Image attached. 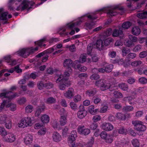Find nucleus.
Segmentation results:
<instances>
[{
	"label": "nucleus",
	"mask_w": 147,
	"mask_h": 147,
	"mask_svg": "<svg viewBox=\"0 0 147 147\" xmlns=\"http://www.w3.org/2000/svg\"><path fill=\"white\" fill-rule=\"evenodd\" d=\"M12 123L11 121L9 119L8 120H7V121L6 122V123L4 124H5V126L6 128L10 129L12 127Z\"/></svg>",
	"instance_id": "603ef678"
},
{
	"label": "nucleus",
	"mask_w": 147,
	"mask_h": 147,
	"mask_svg": "<svg viewBox=\"0 0 147 147\" xmlns=\"http://www.w3.org/2000/svg\"><path fill=\"white\" fill-rule=\"evenodd\" d=\"M127 98L129 103L130 105H134V104L136 102H137L139 103V102H138V101H136L135 100V99L131 97H127ZM140 100L139 99V101H140Z\"/></svg>",
	"instance_id": "09e8293b"
},
{
	"label": "nucleus",
	"mask_w": 147,
	"mask_h": 147,
	"mask_svg": "<svg viewBox=\"0 0 147 147\" xmlns=\"http://www.w3.org/2000/svg\"><path fill=\"white\" fill-rule=\"evenodd\" d=\"M108 135L106 132L102 131L100 133V136L101 138L105 140Z\"/></svg>",
	"instance_id": "0e129e2a"
},
{
	"label": "nucleus",
	"mask_w": 147,
	"mask_h": 147,
	"mask_svg": "<svg viewBox=\"0 0 147 147\" xmlns=\"http://www.w3.org/2000/svg\"><path fill=\"white\" fill-rule=\"evenodd\" d=\"M77 131L78 133L81 135L86 136L88 135L90 133V130L85 127L83 125H79L77 128Z\"/></svg>",
	"instance_id": "9d476101"
},
{
	"label": "nucleus",
	"mask_w": 147,
	"mask_h": 147,
	"mask_svg": "<svg viewBox=\"0 0 147 147\" xmlns=\"http://www.w3.org/2000/svg\"><path fill=\"white\" fill-rule=\"evenodd\" d=\"M69 105L71 109L74 110L75 111L77 109V105L74 102H70Z\"/></svg>",
	"instance_id": "338daca9"
},
{
	"label": "nucleus",
	"mask_w": 147,
	"mask_h": 147,
	"mask_svg": "<svg viewBox=\"0 0 147 147\" xmlns=\"http://www.w3.org/2000/svg\"><path fill=\"white\" fill-rule=\"evenodd\" d=\"M107 136V138L105 140V141L107 143H111L113 140V137L111 134H108Z\"/></svg>",
	"instance_id": "e433bc0d"
},
{
	"label": "nucleus",
	"mask_w": 147,
	"mask_h": 147,
	"mask_svg": "<svg viewBox=\"0 0 147 147\" xmlns=\"http://www.w3.org/2000/svg\"><path fill=\"white\" fill-rule=\"evenodd\" d=\"M52 137L53 141L57 142H60L62 139L61 136L56 131L53 133Z\"/></svg>",
	"instance_id": "f3484780"
},
{
	"label": "nucleus",
	"mask_w": 147,
	"mask_h": 147,
	"mask_svg": "<svg viewBox=\"0 0 147 147\" xmlns=\"http://www.w3.org/2000/svg\"><path fill=\"white\" fill-rule=\"evenodd\" d=\"M128 38L129 40L133 42H136L137 41L138 39L137 37L132 35H129Z\"/></svg>",
	"instance_id": "052dcab7"
},
{
	"label": "nucleus",
	"mask_w": 147,
	"mask_h": 147,
	"mask_svg": "<svg viewBox=\"0 0 147 147\" xmlns=\"http://www.w3.org/2000/svg\"><path fill=\"white\" fill-rule=\"evenodd\" d=\"M131 143L134 147H140L141 145L139 140L136 138L132 139Z\"/></svg>",
	"instance_id": "c756f323"
},
{
	"label": "nucleus",
	"mask_w": 147,
	"mask_h": 147,
	"mask_svg": "<svg viewBox=\"0 0 147 147\" xmlns=\"http://www.w3.org/2000/svg\"><path fill=\"white\" fill-rule=\"evenodd\" d=\"M55 101L56 99L55 98L52 97H51L48 98L47 99L46 101V102L49 104H53L55 103Z\"/></svg>",
	"instance_id": "c03bdc74"
},
{
	"label": "nucleus",
	"mask_w": 147,
	"mask_h": 147,
	"mask_svg": "<svg viewBox=\"0 0 147 147\" xmlns=\"http://www.w3.org/2000/svg\"><path fill=\"white\" fill-rule=\"evenodd\" d=\"M46 38H44L39 41L35 42V45L37 46L35 48L31 47L20 49L16 52V54L23 57L27 58L30 54L38 51L39 49V47H41L42 45L43 47H45L46 45L43 44L46 43Z\"/></svg>",
	"instance_id": "f03ea898"
},
{
	"label": "nucleus",
	"mask_w": 147,
	"mask_h": 147,
	"mask_svg": "<svg viewBox=\"0 0 147 147\" xmlns=\"http://www.w3.org/2000/svg\"><path fill=\"white\" fill-rule=\"evenodd\" d=\"M112 81V79L109 80L100 79L96 81L95 84L97 86H100V89L102 91H104L109 89L110 90L112 91L114 89L113 88V87L115 88L116 86L114 83L111 82Z\"/></svg>",
	"instance_id": "39448f33"
},
{
	"label": "nucleus",
	"mask_w": 147,
	"mask_h": 147,
	"mask_svg": "<svg viewBox=\"0 0 147 147\" xmlns=\"http://www.w3.org/2000/svg\"><path fill=\"white\" fill-rule=\"evenodd\" d=\"M119 88L124 91H127L128 88L127 85L124 83H121L118 84Z\"/></svg>",
	"instance_id": "4c0bfd02"
},
{
	"label": "nucleus",
	"mask_w": 147,
	"mask_h": 147,
	"mask_svg": "<svg viewBox=\"0 0 147 147\" xmlns=\"http://www.w3.org/2000/svg\"><path fill=\"white\" fill-rule=\"evenodd\" d=\"M16 3L17 7L15 9L17 11H22L25 9L28 10L30 8H34V2L32 1L28 0H9V3L11 4Z\"/></svg>",
	"instance_id": "20e7f679"
},
{
	"label": "nucleus",
	"mask_w": 147,
	"mask_h": 147,
	"mask_svg": "<svg viewBox=\"0 0 147 147\" xmlns=\"http://www.w3.org/2000/svg\"><path fill=\"white\" fill-rule=\"evenodd\" d=\"M47 131V128L46 127H45L40 129L38 131V134L39 135H44L45 134Z\"/></svg>",
	"instance_id": "864d4df0"
},
{
	"label": "nucleus",
	"mask_w": 147,
	"mask_h": 147,
	"mask_svg": "<svg viewBox=\"0 0 147 147\" xmlns=\"http://www.w3.org/2000/svg\"><path fill=\"white\" fill-rule=\"evenodd\" d=\"M40 120L43 123H47L49 122L50 117L46 114H43L40 117Z\"/></svg>",
	"instance_id": "b1692460"
},
{
	"label": "nucleus",
	"mask_w": 147,
	"mask_h": 147,
	"mask_svg": "<svg viewBox=\"0 0 147 147\" xmlns=\"http://www.w3.org/2000/svg\"><path fill=\"white\" fill-rule=\"evenodd\" d=\"M14 71L18 73H20L22 72V69L20 68L19 66L18 65L15 67L13 68L8 70V72L11 73H13Z\"/></svg>",
	"instance_id": "c85d7f7f"
},
{
	"label": "nucleus",
	"mask_w": 147,
	"mask_h": 147,
	"mask_svg": "<svg viewBox=\"0 0 147 147\" xmlns=\"http://www.w3.org/2000/svg\"><path fill=\"white\" fill-rule=\"evenodd\" d=\"M100 78L99 76L96 74H94L92 75L90 77V79L92 80H97Z\"/></svg>",
	"instance_id": "e2e57ef3"
},
{
	"label": "nucleus",
	"mask_w": 147,
	"mask_h": 147,
	"mask_svg": "<svg viewBox=\"0 0 147 147\" xmlns=\"http://www.w3.org/2000/svg\"><path fill=\"white\" fill-rule=\"evenodd\" d=\"M74 95V91L71 88H69L67 91L64 93V96L66 98L70 99L72 98Z\"/></svg>",
	"instance_id": "2eb2a0df"
},
{
	"label": "nucleus",
	"mask_w": 147,
	"mask_h": 147,
	"mask_svg": "<svg viewBox=\"0 0 147 147\" xmlns=\"http://www.w3.org/2000/svg\"><path fill=\"white\" fill-rule=\"evenodd\" d=\"M6 136L2 138L3 140L5 142L12 143L16 140L15 136L11 132L7 133Z\"/></svg>",
	"instance_id": "f8f14e48"
},
{
	"label": "nucleus",
	"mask_w": 147,
	"mask_h": 147,
	"mask_svg": "<svg viewBox=\"0 0 147 147\" xmlns=\"http://www.w3.org/2000/svg\"><path fill=\"white\" fill-rule=\"evenodd\" d=\"M9 116L6 115H3L0 116V124H4L9 119Z\"/></svg>",
	"instance_id": "a878e982"
},
{
	"label": "nucleus",
	"mask_w": 147,
	"mask_h": 147,
	"mask_svg": "<svg viewBox=\"0 0 147 147\" xmlns=\"http://www.w3.org/2000/svg\"><path fill=\"white\" fill-rule=\"evenodd\" d=\"M3 101L1 103L0 106V112L2 111L4 107L5 106L6 107H9L10 106L9 104H7L6 101H5V98L3 100Z\"/></svg>",
	"instance_id": "a18cd8bd"
},
{
	"label": "nucleus",
	"mask_w": 147,
	"mask_h": 147,
	"mask_svg": "<svg viewBox=\"0 0 147 147\" xmlns=\"http://www.w3.org/2000/svg\"><path fill=\"white\" fill-rule=\"evenodd\" d=\"M4 59L9 64V65L13 66L16 64V60L11 59L10 55H8L5 57Z\"/></svg>",
	"instance_id": "a211bd4d"
},
{
	"label": "nucleus",
	"mask_w": 147,
	"mask_h": 147,
	"mask_svg": "<svg viewBox=\"0 0 147 147\" xmlns=\"http://www.w3.org/2000/svg\"><path fill=\"white\" fill-rule=\"evenodd\" d=\"M130 51V50L129 49H128L125 47L123 48L122 50L123 56H126L127 54Z\"/></svg>",
	"instance_id": "680f3d73"
},
{
	"label": "nucleus",
	"mask_w": 147,
	"mask_h": 147,
	"mask_svg": "<svg viewBox=\"0 0 147 147\" xmlns=\"http://www.w3.org/2000/svg\"><path fill=\"white\" fill-rule=\"evenodd\" d=\"M143 123L142 121L139 120H135L132 121V124L134 126L135 129L138 131H143L146 130V128Z\"/></svg>",
	"instance_id": "1a4fd4ad"
},
{
	"label": "nucleus",
	"mask_w": 147,
	"mask_h": 147,
	"mask_svg": "<svg viewBox=\"0 0 147 147\" xmlns=\"http://www.w3.org/2000/svg\"><path fill=\"white\" fill-rule=\"evenodd\" d=\"M86 54H81L79 58V61H78L79 63H83L86 61Z\"/></svg>",
	"instance_id": "72a5a7b5"
},
{
	"label": "nucleus",
	"mask_w": 147,
	"mask_h": 147,
	"mask_svg": "<svg viewBox=\"0 0 147 147\" xmlns=\"http://www.w3.org/2000/svg\"><path fill=\"white\" fill-rule=\"evenodd\" d=\"M59 124L62 126L65 125L67 122V117L65 115H61L59 118Z\"/></svg>",
	"instance_id": "393cba45"
},
{
	"label": "nucleus",
	"mask_w": 147,
	"mask_h": 147,
	"mask_svg": "<svg viewBox=\"0 0 147 147\" xmlns=\"http://www.w3.org/2000/svg\"><path fill=\"white\" fill-rule=\"evenodd\" d=\"M115 116L116 118L121 121H124L126 119L125 115L121 113H117Z\"/></svg>",
	"instance_id": "7c9ffc66"
},
{
	"label": "nucleus",
	"mask_w": 147,
	"mask_h": 147,
	"mask_svg": "<svg viewBox=\"0 0 147 147\" xmlns=\"http://www.w3.org/2000/svg\"><path fill=\"white\" fill-rule=\"evenodd\" d=\"M137 17L140 19H144L147 16V11H145L140 13H139L137 15Z\"/></svg>",
	"instance_id": "f704fd0d"
},
{
	"label": "nucleus",
	"mask_w": 147,
	"mask_h": 147,
	"mask_svg": "<svg viewBox=\"0 0 147 147\" xmlns=\"http://www.w3.org/2000/svg\"><path fill=\"white\" fill-rule=\"evenodd\" d=\"M76 139L69 137L67 142L68 144L70 147H74L75 145Z\"/></svg>",
	"instance_id": "cd10ccee"
},
{
	"label": "nucleus",
	"mask_w": 147,
	"mask_h": 147,
	"mask_svg": "<svg viewBox=\"0 0 147 147\" xmlns=\"http://www.w3.org/2000/svg\"><path fill=\"white\" fill-rule=\"evenodd\" d=\"M95 45L96 48L99 50H100L102 49V47L103 46V41L101 39H99L96 41Z\"/></svg>",
	"instance_id": "2f4dec72"
},
{
	"label": "nucleus",
	"mask_w": 147,
	"mask_h": 147,
	"mask_svg": "<svg viewBox=\"0 0 147 147\" xmlns=\"http://www.w3.org/2000/svg\"><path fill=\"white\" fill-rule=\"evenodd\" d=\"M139 82L142 84H145L147 83V79L145 77H141L139 79Z\"/></svg>",
	"instance_id": "13d9d810"
},
{
	"label": "nucleus",
	"mask_w": 147,
	"mask_h": 147,
	"mask_svg": "<svg viewBox=\"0 0 147 147\" xmlns=\"http://www.w3.org/2000/svg\"><path fill=\"white\" fill-rule=\"evenodd\" d=\"M101 127L103 130L109 131L112 130L114 128V127L111 123H104L101 125Z\"/></svg>",
	"instance_id": "4468645a"
},
{
	"label": "nucleus",
	"mask_w": 147,
	"mask_h": 147,
	"mask_svg": "<svg viewBox=\"0 0 147 147\" xmlns=\"http://www.w3.org/2000/svg\"><path fill=\"white\" fill-rule=\"evenodd\" d=\"M97 18V16L94 13L86 14L79 18L76 21L68 24L67 26L71 29L74 28L76 32H78L80 31V29L75 27L80 25L82 22L88 18V22L86 23V26L87 28L91 29L95 25V23L93 22V20Z\"/></svg>",
	"instance_id": "f257e3e1"
},
{
	"label": "nucleus",
	"mask_w": 147,
	"mask_h": 147,
	"mask_svg": "<svg viewBox=\"0 0 147 147\" xmlns=\"http://www.w3.org/2000/svg\"><path fill=\"white\" fill-rule=\"evenodd\" d=\"M26 101V98L22 97L19 98L17 100V103L20 105L24 104Z\"/></svg>",
	"instance_id": "49530a36"
},
{
	"label": "nucleus",
	"mask_w": 147,
	"mask_h": 147,
	"mask_svg": "<svg viewBox=\"0 0 147 147\" xmlns=\"http://www.w3.org/2000/svg\"><path fill=\"white\" fill-rule=\"evenodd\" d=\"M101 119V117L99 115H96L94 116L92 119V120L94 122L99 121Z\"/></svg>",
	"instance_id": "4d7b16f0"
},
{
	"label": "nucleus",
	"mask_w": 147,
	"mask_h": 147,
	"mask_svg": "<svg viewBox=\"0 0 147 147\" xmlns=\"http://www.w3.org/2000/svg\"><path fill=\"white\" fill-rule=\"evenodd\" d=\"M112 30L111 29L109 28L105 31L103 34V37L105 38L106 37L110 36L112 34Z\"/></svg>",
	"instance_id": "79ce46f5"
},
{
	"label": "nucleus",
	"mask_w": 147,
	"mask_h": 147,
	"mask_svg": "<svg viewBox=\"0 0 147 147\" xmlns=\"http://www.w3.org/2000/svg\"><path fill=\"white\" fill-rule=\"evenodd\" d=\"M113 94L114 96L116 98H121L123 97V95L120 92H119L117 91H114Z\"/></svg>",
	"instance_id": "ea45409f"
},
{
	"label": "nucleus",
	"mask_w": 147,
	"mask_h": 147,
	"mask_svg": "<svg viewBox=\"0 0 147 147\" xmlns=\"http://www.w3.org/2000/svg\"><path fill=\"white\" fill-rule=\"evenodd\" d=\"M24 142L26 145H29L32 143L33 136L29 134H26L24 139Z\"/></svg>",
	"instance_id": "dca6fc26"
},
{
	"label": "nucleus",
	"mask_w": 147,
	"mask_h": 147,
	"mask_svg": "<svg viewBox=\"0 0 147 147\" xmlns=\"http://www.w3.org/2000/svg\"><path fill=\"white\" fill-rule=\"evenodd\" d=\"M74 63H75V64L74 65V66L75 69L78 68L80 71L82 72H84L87 70V67L84 66H81L79 64L78 61H75Z\"/></svg>",
	"instance_id": "6ab92c4d"
},
{
	"label": "nucleus",
	"mask_w": 147,
	"mask_h": 147,
	"mask_svg": "<svg viewBox=\"0 0 147 147\" xmlns=\"http://www.w3.org/2000/svg\"><path fill=\"white\" fill-rule=\"evenodd\" d=\"M134 109L133 107L131 106H127L123 107L122 110L123 111L126 112H130L133 111Z\"/></svg>",
	"instance_id": "58836bf2"
},
{
	"label": "nucleus",
	"mask_w": 147,
	"mask_h": 147,
	"mask_svg": "<svg viewBox=\"0 0 147 147\" xmlns=\"http://www.w3.org/2000/svg\"><path fill=\"white\" fill-rule=\"evenodd\" d=\"M142 63V62L139 60H136L131 63V65L133 67H136L139 66Z\"/></svg>",
	"instance_id": "a19ab883"
},
{
	"label": "nucleus",
	"mask_w": 147,
	"mask_h": 147,
	"mask_svg": "<svg viewBox=\"0 0 147 147\" xmlns=\"http://www.w3.org/2000/svg\"><path fill=\"white\" fill-rule=\"evenodd\" d=\"M75 63L72 64V61L70 59H66L65 60L63 63L64 66L67 68L66 70L69 72H71L72 69L71 68L72 67L74 68V65Z\"/></svg>",
	"instance_id": "ddd939ff"
},
{
	"label": "nucleus",
	"mask_w": 147,
	"mask_h": 147,
	"mask_svg": "<svg viewBox=\"0 0 147 147\" xmlns=\"http://www.w3.org/2000/svg\"><path fill=\"white\" fill-rule=\"evenodd\" d=\"M124 44L126 46L128 47H130L134 45V43L130 40H128L126 42H125Z\"/></svg>",
	"instance_id": "774afa93"
},
{
	"label": "nucleus",
	"mask_w": 147,
	"mask_h": 147,
	"mask_svg": "<svg viewBox=\"0 0 147 147\" xmlns=\"http://www.w3.org/2000/svg\"><path fill=\"white\" fill-rule=\"evenodd\" d=\"M117 130L118 131V133L120 134H126L127 132V130L123 127H120L117 129Z\"/></svg>",
	"instance_id": "8fccbe9b"
},
{
	"label": "nucleus",
	"mask_w": 147,
	"mask_h": 147,
	"mask_svg": "<svg viewBox=\"0 0 147 147\" xmlns=\"http://www.w3.org/2000/svg\"><path fill=\"white\" fill-rule=\"evenodd\" d=\"M118 8V5L104 7L99 10V11L101 13H107L108 15L112 16L117 14L116 10Z\"/></svg>",
	"instance_id": "0eeeda50"
},
{
	"label": "nucleus",
	"mask_w": 147,
	"mask_h": 147,
	"mask_svg": "<svg viewBox=\"0 0 147 147\" xmlns=\"http://www.w3.org/2000/svg\"><path fill=\"white\" fill-rule=\"evenodd\" d=\"M88 77L87 74L85 73H82L78 75V77L81 80H84L87 79Z\"/></svg>",
	"instance_id": "6e6d98bb"
},
{
	"label": "nucleus",
	"mask_w": 147,
	"mask_h": 147,
	"mask_svg": "<svg viewBox=\"0 0 147 147\" xmlns=\"http://www.w3.org/2000/svg\"><path fill=\"white\" fill-rule=\"evenodd\" d=\"M94 142V138L92 137L90 140L86 144V146L87 147H92Z\"/></svg>",
	"instance_id": "3c124183"
},
{
	"label": "nucleus",
	"mask_w": 147,
	"mask_h": 147,
	"mask_svg": "<svg viewBox=\"0 0 147 147\" xmlns=\"http://www.w3.org/2000/svg\"><path fill=\"white\" fill-rule=\"evenodd\" d=\"M141 30L138 26L133 27L131 30L132 34L136 36H138L141 33Z\"/></svg>",
	"instance_id": "5701e85b"
},
{
	"label": "nucleus",
	"mask_w": 147,
	"mask_h": 147,
	"mask_svg": "<svg viewBox=\"0 0 147 147\" xmlns=\"http://www.w3.org/2000/svg\"><path fill=\"white\" fill-rule=\"evenodd\" d=\"M87 115V112L85 110L84 106L82 105H80L79 108V110L77 113V117L79 119H82L84 118Z\"/></svg>",
	"instance_id": "9b49d317"
},
{
	"label": "nucleus",
	"mask_w": 147,
	"mask_h": 147,
	"mask_svg": "<svg viewBox=\"0 0 147 147\" xmlns=\"http://www.w3.org/2000/svg\"><path fill=\"white\" fill-rule=\"evenodd\" d=\"M113 68V65L110 64L107 65L105 68L106 72H111Z\"/></svg>",
	"instance_id": "bf43d9fd"
},
{
	"label": "nucleus",
	"mask_w": 147,
	"mask_h": 147,
	"mask_svg": "<svg viewBox=\"0 0 147 147\" xmlns=\"http://www.w3.org/2000/svg\"><path fill=\"white\" fill-rule=\"evenodd\" d=\"M3 8L0 9V20L7 21V17L8 13L7 12H3Z\"/></svg>",
	"instance_id": "aec40b11"
},
{
	"label": "nucleus",
	"mask_w": 147,
	"mask_h": 147,
	"mask_svg": "<svg viewBox=\"0 0 147 147\" xmlns=\"http://www.w3.org/2000/svg\"><path fill=\"white\" fill-rule=\"evenodd\" d=\"M113 40L111 38H109L105 39L104 41V44L106 46H107Z\"/></svg>",
	"instance_id": "69168bd1"
},
{
	"label": "nucleus",
	"mask_w": 147,
	"mask_h": 147,
	"mask_svg": "<svg viewBox=\"0 0 147 147\" xmlns=\"http://www.w3.org/2000/svg\"><path fill=\"white\" fill-rule=\"evenodd\" d=\"M32 125V119L30 117H26L22 118L18 123L20 128H24L31 126Z\"/></svg>",
	"instance_id": "6e6552de"
},
{
	"label": "nucleus",
	"mask_w": 147,
	"mask_h": 147,
	"mask_svg": "<svg viewBox=\"0 0 147 147\" xmlns=\"http://www.w3.org/2000/svg\"><path fill=\"white\" fill-rule=\"evenodd\" d=\"M131 25V24L129 22H125L122 25V28L124 29H127L129 28Z\"/></svg>",
	"instance_id": "5fc2aeb1"
},
{
	"label": "nucleus",
	"mask_w": 147,
	"mask_h": 147,
	"mask_svg": "<svg viewBox=\"0 0 147 147\" xmlns=\"http://www.w3.org/2000/svg\"><path fill=\"white\" fill-rule=\"evenodd\" d=\"M56 71V75L58 76H59L60 75L62 74L61 71L59 70H58L56 69L54 70L51 67L47 68V73L49 74H52L55 72Z\"/></svg>",
	"instance_id": "4be33fe9"
},
{
	"label": "nucleus",
	"mask_w": 147,
	"mask_h": 147,
	"mask_svg": "<svg viewBox=\"0 0 147 147\" xmlns=\"http://www.w3.org/2000/svg\"><path fill=\"white\" fill-rule=\"evenodd\" d=\"M123 32L121 30H118L117 29H115L112 34V35L114 37H117L119 36V34H122Z\"/></svg>",
	"instance_id": "de8ad7c7"
},
{
	"label": "nucleus",
	"mask_w": 147,
	"mask_h": 147,
	"mask_svg": "<svg viewBox=\"0 0 147 147\" xmlns=\"http://www.w3.org/2000/svg\"><path fill=\"white\" fill-rule=\"evenodd\" d=\"M7 133L4 127H0V134L2 136L5 137L7 134Z\"/></svg>",
	"instance_id": "37998d69"
},
{
	"label": "nucleus",
	"mask_w": 147,
	"mask_h": 147,
	"mask_svg": "<svg viewBox=\"0 0 147 147\" xmlns=\"http://www.w3.org/2000/svg\"><path fill=\"white\" fill-rule=\"evenodd\" d=\"M34 110L33 106L31 105H28L25 107V112L27 113H31Z\"/></svg>",
	"instance_id": "c9c22d12"
},
{
	"label": "nucleus",
	"mask_w": 147,
	"mask_h": 147,
	"mask_svg": "<svg viewBox=\"0 0 147 147\" xmlns=\"http://www.w3.org/2000/svg\"><path fill=\"white\" fill-rule=\"evenodd\" d=\"M88 110L89 113L92 115L96 114L99 112L98 109H95L94 106L92 105L88 107Z\"/></svg>",
	"instance_id": "412c9836"
},
{
	"label": "nucleus",
	"mask_w": 147,
	"mask_h": 147,
	"mask_svg": "<svg viewBox=\"0 0 147 147\" xmlns=\"http://www.w3.org/2000/svg\"><path fill=\"white\" fill-rule=\"evenodd\" d=\"M20 93H15L13 94L11 91H8L6 90H3L2 93H0V97L2 99L5 98V101H6L7 104H9L11 110L13 111L16 109V105L11 104V100L16 97L20 96Z\"/></svg>",
	"instance_id": "7ed1b4c3"
},
{
	"label": "nucleus",
	"mask_w": 147,
	"mask_h": 147,
	"mask_svg": "<svg viewBox=\"0 0 147 147\" xmlns=\"http://www.w3.org/2000/svg\"><path fill=\"white\" fill-rule=\"evenodd\" d=\"M96 93V91L95 89H89L86 92V96L92 97Z\"/></svg>",
	"instance_id": "bb28decb"
},
{
	"label": "nucleus",
	"mask_w": 147,
	"mask_h": 147,
	"mask_svg": "<svg viewBox=\"0 0 147 147\" xmlns=\"http://www.w3.org/2000/svg\"><path fill=\"white\" fill-rule=\"evenodd\" d=\"M45 109V105L42 104V105L40 106L36 111L35 113V115L36 116H38Z\"/></svg>",
	"instance_id": "473e14b6"
},
{
	"label": "nucleus",
	"mask_w": 147,
	"mask_h": 147,
	"mask_svg": "<svg viewBox=\"0 0 147 147\" xmlns=\"http://www.w3.org/2000/svg\"><path fill=\"white\" fill-rule=\"evenodd\" d=\"M69 74L67 71H65L63 76L60 75L56 81L57 83H59V88L60 90H64L66 86H68L71 84L70 81H68Z\"/></svg>",
	"instance_id": "423d86ee"
}]
</instances>
